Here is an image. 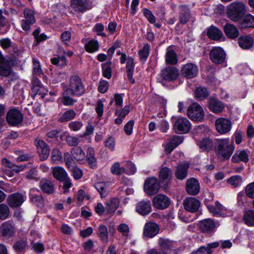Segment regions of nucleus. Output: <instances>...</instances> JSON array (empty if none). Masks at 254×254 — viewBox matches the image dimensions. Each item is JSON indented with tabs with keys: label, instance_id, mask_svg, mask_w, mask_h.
<instances>
[{
	"label": "nucleus",
	"instance_id": "42",
	"mask_svg": "<svg viewBox=\"0 0 254 254\" xmlns=\"http://www.w3.org/2000/svg\"><path fill=\"white\" fill-rule=\"evenodd\" d=\"M76 113L74 110H69L61 115L59 121L61 123L66 122L74 119Z\"/></svg>",
	"mask_w": 254,
	"mask_h": 254
},
{
	"label": "nucleus",
	"instance_id": "41",
	"mask_svg": "<svg viewBox=\"0 0 254 254\" xmlns=\"http://www.w3.org/2000/svg\"><path fill=\"white\" fill-rule=\"evenodd\" d=\"M159 177L161 181L170 180L172 177V170L167 167H162L159 171Z\"/></svg>",
	"mask_w": 254,
	"mask_h": 254
},
{
	"label": "nucleus",
	"instance_id": "53",
	"mask_svg": "<svg viewBox=\"0 0 254 254\" xmlns=\"http://www.w3.org/2000/svg\"><path fill=\"white\" fill-rule=\"evenodd\" d=\"M9 214V209L7 205L3 203L0 204V219H6Z\"/></svg>",
	"mask_w": 254,
	"mask_h": 254
},
{
	"label": "nucleus",
	"instance_id": "21",
	"mask_svg": "<svg viewBox=\"0 0 254 254\" xmlns=\"http://www.w3.org/2000/svg\"><path fill=\"white\" fill-rule=\"evenodd\" d=\"M24 201L23 195L19 193L11 194L7 198V202L11 207H17L20 206Z\"/></svg>",
	"mask_w": 254,
	"mask_h": 254
},
{
	"label": "nucleus",
	"instance_id": "25",
	"mask_svg": "<svg viewBox=\"0 0 254 254\" xmlns=\"http://www.w3.org/2000/svg\"><path fill=\"white\" fill-rule=\"evenodd\" d=\"M136 211L142 215H146L151 211V206L150 201L143 200L139 202L136 205Z\"/></svg>",
	"mask_w": 254,
	"mask_h": 254
},
{
	"label": "nucleus",
	"instance_id": "10",
	"mask_svg": "<svg viewBox=\"0 0 254 254\" xmlns=\"http://www.w3.org/2000/svg\"><path fill=\"white\" fill-rule=\"evenodd\" d=\"M6 121L10 126H16L22 122V114L18 110L12 109L7 113Z\"/></svg>",
	"mask_w": 254,
	"mask_h": 254
},
{
	"label": "nucleus",
	"instance_id": "22",
	"mask_svg": "<svg viewBox=\"0 0 254 254\" xmlns=\"http://www.w3.org/2000/svg\"><path fill=\"white\" fill-rule=\"evenodd\" d=\"M182 136H174L165 145V151L168 153H170L177 146L183 141Z\"/></svg>",
	"mask_w": 254,
	"mask_h": 254
},
{
	"label": "nucleus",
	"instance_id": "6",
	"mask_svg": "<svg viewBox=\"0 0 254 254\" xmlns=\"http://www.w3.org/2000/svg\"><path fill=\"white\" fill-rule=\"evenodd\" d=\"M188 116L194 121H201L204 117V113L202 108L196 103L190 106L187 111Z\"/></svg>",
	"mask_w": 254,
	"mask_h": 254
},
{
	"label": "nucleus",
	"instance_id": "60",
	"mask_svg": "<svg viewBox=\"0 0 254 254\" xmlns=\"http://www.w3.org/2000/svg\"><path fill=\"white\" fill-rule=\"evenodd\" d=\"M95 187L100 192L102 197H104L106 195L107 188L105 184L103 183H98L95 184Z\"/></svg>",
	"mask_w": 254,
	"mask_h": 254
},
{
	"label": "nucleus",
	"instance_id": "29",
	"mask_svg": "<svg viewBox=\"0 0 254 254\" xmlns=\"http://www.w3.org/2000/svg\"><path fill=\"white\" fill-rule=\"evenodd\" d=\"M239 45L243 49H250L254 44L253 39L249 35H243L238 39Z\"/></svg>",
	"mask_w": 254,
	"mask_h": 254
},
{
	"label": "nucleus",
	"instance_id": "11",
	"mask_svg": "<svg viewBox=\"0 0 254 254\" xmlns=\"http://www.w3.org/2000/svg\"><path fill=\"white\" fill-rule=\"evenodd\" d=\"M183 206L187 211L191 213L196 212L200 206V201L193 197H188L183 201Z\"/></svg>",
	"mask_w": 254,
	"mask_h": 254
},
{
	"label": "nucleus",
	"instance_id": "55",
	"mask_svg": "<svg viewBox=\"0 0 254 254\" xmlns=\"http://www.w3.org/2000/svg\"><path fill=\"white\" fill-rule=\"evenodd\" d=\"M111 171L113 174L120 175L126 172V169L124 168L120 167L119 163H116L113 164L111 168Z\"/></svg>",
	"mask_w": 254,
	"mask_h": 254
},
{
	"label": "nucleus",
	"instance_id": "3",
	"mask_svg": "<svg viewBox=\"0 0 254 254\" xmlns=\"http://www.w3.org/2000/svg\"><path fill=\"white\" fill-rule=\"evenodd\" d=\"M244 4L241 2L235 1L230 4L227 8L228 17L234 22L239 21L246 13Z\"/></svg>",
	"mask_w": 254,
	"mask_h": 254
},
{
	"label": "nucleus",
	"instance_id": "46",
	"mask_svg": "<svg viewBox=\"0 0 254 254\" xmlns=\"http://www.w3.org/2000/svg\"><path fill=\"white\" fill-rule=\"evenodd\" d=\"M209 95V92L207 89L203 87H197L195 91V97L199 100H202L208 97Z\"/></svg>",
	"mask_w": 254,
	"mask_h": 254
},
{
	"label": "nucleus",
	"instance_id": "18",
	"mask_svg": "<svg viewBox=\"0 0 254 254\" xmlns=\"http://www.w3.org/2000/svg\"><path fill=\"white\" fill-rule=\"evenodd\" d=\"M15 228L14 225L9 221L3 223L0 227V233L3 237L9 238L15 233Z\"/></svg>",
	"mask_w": 254,
	"mask_h": 254
},
{
	"label": "nucleus",
	"instance_id": "33",
	"mask_svg": "<svg viewBox=\"0 0 254 254\" xmlns=\"http://www.w3.org/2000/svg\"><path fill=\"white\" fill-rule=\"evenodd\" d=\"M165 62L167 64L175 65L178 62L177 56L171 47H168L165 55Z\"/></svg>",
	"mask_w": 254,
	"mask_h": 254
},
{
	"label": "nucleus",
	"instance_id": "59",
	"mask_svg": "<svg viewBox=\"0 0 254 254\" xmlns=\"http://www.w3.org/2000/svg\"><path fill=\"white\" fill-rule=\"evenodd\" d=\"M83 126V124L80 121H72L68 124V127L74 131H78Z\"/></svg>",
	"mask_w": 254,
	"mask_h": 254
},
{
	"label": "nucleus",
	"instance_id": "56",
	"mask_svg": "<svg viewBox=\"0 0 254 254\" xmlns=\"http://www.w3.org/2000/svg\"><path fill=\"white\" fill-rule=\"evenodd\" d=\"M51 62L53 64L59 66H63L66 64V58L65 56L54 58L51 59Z\"/></svg>",
	"mask_w": 254,
	"mask_h": 254
},
{
	"label": "nucleus",
	"instance_id": "39",
	"mask_svg": "<svg viewBox=\"0 0 254 254\" xmlns=\"http://www.w3.org/2000/svg\"><path fill=\"white\" fill-rule=\"evenodd\" d=\"M199 148L203 151L210 150L213 146L212 140L209 138H204L197 143Z\"/></svg>",
	"mask_w": 254,
	"mask_h": 254
},
{
	"label": "nucleus",
	"instance_id": "61",
	"mask_svg": "<svg viewBox=\"0 0 254 254\" xmlns=\"http://www.w3.org/2000/svg\"><path fill=\"white\" fill-rule=\"evenodd\" d=\"M109 88L108 82L105 80H101L99 82L98 90L101 93H105Z\"/></svg>",
	"mask_w": 254,
	"mask_h": 254
},
{
	"label": "nucleus",
	"instance_id": "64",
	"mask_svg": "<svg viewBox=\"0 0 254 254\" xmlns=\"http://www.w3.org/2000/svg\"><path fill=\"white\" fill-rule=\"evenodd\" d=\"M246 195L250 198H254V182L249 184L245 189Z\"/></svg>",
	"mask_w": 254,
	"mask_h": 254
},
{
	"label": "nucleus",
	"instance_id": "36",
	"mask_svg": "<svg viewBox=\"0 0 254 254\" xmlns=\"http://www.w3.org/2000/svg\"><path fill=\"white\" fill-rule=\"evenodd\" d=\"M120 201L119 199L114 197L106 202V210L108 213H114L119 205Z\"/></svg>",
	"mask_w": 254,
	"mask_h": 254
},
{
	"label": "nucleus",
	"instance_id": "15",
	"mask_svg": "<svg viewBox=\"0 0 254 254\" xmlns=\"http://www.w3.org/2000/svg\"><path fill=\"white\" fill-rule=\"evenodd\" d=\"M159 227L154 222L146 223L143 228V235L148 238H152L159 232Z\"/></svg>",
	"mask_w": 254,
	"mask_h": 254
},
{
	"label": "nucleus",
	"instance_id": "28",
	"mask_svg": "<svg viewBox=\"0 0 254 254\" xmlns=\"http://www.w3.org/2000/svg\"><path fill=\"white\" fill-rule=\"evenodd\" d=\"M215 227V222L210 219H204L199 223V228L203 232L210 233L214 230Z\"/></svg>",
	"mask_w": 254,
	"mask_h": 254
},
{
	"label": "nucleus",
	"instance_id": "51",
	"mask_svg": "<svg viewBox=\"0 0 254 254\" xmlns=\"http://www.w3.org/2000/svg\"><path fill=\"white\" fill-rule=\"evenodd\" d=\"M242 178L239 175L233 176L227 180V182L234 188L240 186L242 184Z\"/></svg>",
	"mask_w": 254,
	"mask_h": 254
},
{
	"label": "nucleus",
	"instance_id": "7",
	"mask_svg": "<svg viewBox=\"0 0 254 254\" xmlns=\"http://www.w3.org/2000/svg\"><path fill=\"white\" fill-rule=\"evenodd\" d=\"M190 123L184 117H178L175 119L173 123L175 131L178 133H186L190 129Z\"/></svg>",
	"mask_w": 254,
	"mask_h": 254
},
{
	"label": "nucleus",
	"instance_id": "63",
	"mask_svg": "<svg viewBox=\"0 0 254 254\" xmlns=\"http://www.w3.org/2000/svg\"><path fill=\"white\" fill-rule=\"evenodd\" d=\"M134 122L133 120H130L125 126L124 130L127 135H130L132 132Z\"/></svg>",
	"mask_w": 254,
	"mask_h": 254
},
{
	"label": "nucleus",
	"instance_id": "54",
	"mask_svg": "<svg viewBox=\"0 0 254 254\" xmlns=\"http://www.w3.org/2000/svg\"><path fill=\"white\" fill-rule=\"evenodd\" d=\"M34 15V12L32 10L26 8L24 11V20L29 21V23H34L36 20Z\"/></svg>",
	"mask_w": 254,
	"mask_h": 254
},
{
	"label": "nucleus",
	"instance_id": "52",
	"mask_svg": "<svg viewBox=\"0 0 254 254\" xmlns=\"http://www.w3.org/2000/svg\"><path fill=\"white\" fill-rule=\"evenodd\" d=\"M27 243L26 240L21 239L16 241L13 245V248L16 252H22L26 248Z\"/></svg>",
	"mask_w": 254,
	"mask_h": 254
},
{
	"label": "nucleus",
	"instance_id": "58",
	"mask_svg": "<svg viewBox=\"0 0 254 254\" xmlns=\"http://www.w3.org/2000/svg\"><path fill=\"white\" fill-rule=\"evenodd\" d=\"M51 159L52 161L57 162L62 159V154L58 148H54L52 152Z\"/></svg>",
	"mask_w": 254,
	"mask_h": 254
},
{
	"label": "nucleus",
	"instance_id": "12",
	"mask_svg": "<svg viewBox=\"0 0 254 254\" xmlns=\"http://www.w3.org/2000/svg\"><path fill=\"white\" fill-rule=\"evenodd\" d=\"M35 145L37 147V152L41 160H46L50 153V148L48 145L43 140L36 139Z\"/></svg>",
	"mask_w": 254,
	"mask_h": 254
},
{
	"label": "nucleus",
	"instance_id": "30",
	"mask_svg": "<svg viewBox=\"0 0 254 254\" xmlns=\"http://www.w3.org/2000/svg\"><path fill=\"white\" fill-rule=\"evenodd\" d=\"M179 8L180 9L179 17L180 23L185 24L188 22L190 17V10L186 5H181Z\"/></svg>",
	"mask_w": 254,
	"mask_h": 254
},
{
	"label": "nucleus",
	"instance_id": "5",
	"mask_svg": "<svg viewBox=\"0 0 254 254\" xmlns=\"http://www.w3.org/2000/svg\"><path fill=\"white\" fill-rule=\"evenodd\" d=\"M160 189V182L158 179L155 177L147 178L144 184V190L148 195H153L156 194Z\"/></svg>",
	"mask_w": 254,
	"mask_h": 254
},
{
	"label": "nucleus",
	"instance_id": "35",
	"mask_svg": "<svg viewBox=\"0 0 254 254\" xmlns=\"http://www.w3.org/2000/svg\"><path fill=\"white\" fill-rule=\"evenodd\" d=\"M41 189L45 193L50 194L54 191V186L52 182L46 179H43L40 182Z\"/></svg>",
	"mask_w": 254,
	"mask_h": 254
},
{
	"label": "nucleus",
	"instance_id": "9",
	"mask_svg": "<svg viewBox=\"0 0 254 254\" xmlns=\"http://www.w3.org/2000/svg\"><path fill=\"white\" fill-rule=\"evenodd\" d=\"M210 59L215 64H221L226 59V53L223 49L219 47L212 48L209 54Z\"/></svg>",
	"mask_w": 254,
	"mask_h": 254
},
{
	"label": "nucleus",
	"instance_id": "49",
	"mask_svg": "<svg viewBox=\"0 0 254 254\" xmlns=\"http://www.w3.org/2000/svg\"><path fill=\"white\" fill-rule=\"evenodd\" d=\"M150 52V46L148 44L144 45L143 48L138 51V55L141 61H145L148 58Z\"/></svg>",
	"mask_w": 254,
	"mask_h": 254
},
{
	"label": "nucleus",
	"instance_id": "47",
	"mask_svg": "<svg viewBox=\"0 0 254 254\" xmlns=\"http://www.w3.org/2000/svg\"><path fill=\"white\" fill-rule=\"evenodd\" d=\"M111 64L110 61L104 63L102 64L103 76L107 79H110L112 76Z\"/></svg>",
	"mask_w": 254,
	"mask_h": 254
},
{
	"label": "nucleus",
	"instance_id": "31",
	"mask_svg": "<svg viewBox=\"0 0 254 254\" xmlns=\"http://www.w3.org/2000/svg\"><path fill=\"white\" fill-rule=\"evenodd\" d=\"M134 69V60L131 57H128L126 64L127 75L128 79L132 84L134 83L135 82L134 79L132 77Z\"/></svg>",
	"mask_w": 254,
	"mask_h": 254
},
{
	"label": "nucleus",
	"instance_id": "1",
	"mask_svg": "<svg viewBox=\"0 0 254 254\" xmlns=\"http://www.w3.org/2000/svg\"><path fill=\"white\" fill-rule=\"evenodd\" d=\"M234 143L229 138H216L214 150L217 157L222 161L229 160L235 150Z\"/></svg>",
	"mask_w": 254,
	"mask_h": 254
},
{
	"label": "nucleus",
	"instance_id": "44",
	"mask_svg": "<svg viewBox=\"0 0 254 254\" xmlns=\"http://www.w3.org/2000/svg\"><path fill=\"white\" fill-rule=\"evenodd\" d=\"M243 220L249 226H254V210H248L245 212Z\"/></svg>",
	"mask_w": 254,
	"mask_h": 254
},
{
	"label": "nucleus",
	"instance_id": "8",
	"mask_svg": "<svg viewBox=\"0 0 254 254\" xmlns=\"http://www.w3.org/2000/svg\"><path fill=\"white\" fill-rule=\"evenodd\" d=\"M232 126L231 121L225 118H219L215 122L216 130L221 134L229 132L231 129Z\"/></svg>",
	"mask_w": 254,
	"mask_h": 254
},
{
	"label": "nucleus",
	"instance_id": "37",
	"mask_svg": "<svg viewBox=\"0 0 254 254\" xmlns=\"http://www.w3.org/2000/svg\"><path fill=\"white\" fill-rule=\"evenodd\" d=\"M207 35L212 40H219L223 36V33L218 28L215 26H211L207 31Z\"/></svg>",
	"mask_w": 254,
	"mask_h": 254
},
{
	"label": "nucleus",
	"instance_id": "17",
	"mask_svg": "<svg viewBox=\"0 0 254 254\" xmlns=\"http://www.w3.org/2000/svg\"><path fill=\"white\" fill-rule=\"evenodd\" d=\"M190 165L188 162H183L177 165L175 172V175L177 179L183 180L188 176V169Z\"/></svg>",
	"mask_w": 254,
	"mask_h": 254
},
{
	"label": "nucleus",
	"instance_id": "23",
	"mask_svg": "<svg viewBox=\"0 0 254 254\" xmlns=\"http://www.w3.org/2000/svg\"><path fill=\"white\" fill-rule=\"evenodd\" d=\"M223 31L226 36L231 39H235L239 35V31L237 27L231 23H226L223 26Z\"/></svg>",
	"mask_w": 254,
	"mask_h": 254
},
{
	"label": "nucleus",
	"instance_id": "40",
	"mask_svg": "<svg viewBox=\"0 0 254 254\" xmlns=\"http://www.w3.org/2000/svg\"><path fill=\"white\" fill-rule=\"evenodd\" d=\"M70 152L72 157L77 161H82L85 159V153L80 147H74L72 148Z\"/></svg>",
	"mask_w": 254,
	"mask_h": 254
},
{
	"label": "nucleus",
	"instance_id": "34",
	"mask_svg": "<svg viewBox=\"0 0 254 254\" xmlns=\"http://www.w3.org/2000/svg\"><path fill=\"white\" fill-rule=\"evenodd\" d=\"M52 174L54 177L59 181H62L68 176L66 171L63 167L61 166H56L52 168Z\"/></svg>",
	"mask_w": 254,
	"mask_h": 254
},
{
	"label": "nucleus",
	"instance_id": "27",
	"mask_svg": "<svg viewBox=\"0 0 254 254\" xmlns=\"http://www.w3.org/2000/svg\"><path fill=\"white\" fill-rule=\"evenodd\" d=\"M249 160V154L245 150L236 151L232 157V162L235 163L243 162H248Z\"/></svg>",
	"mask_w": 254,
	"mask_h": 254
},
{
	"label": "nucleus",
	"instance_id": "48",
	"mask_svg": "<svg viewBox=\"0 0 254 254\" xmlns=\"http://www.w3.org/2000/svg\"><path fill=\"white\" fill-rule=\"evenodd\" d=\"M85 48L87 52L94 53L99 49L98 42L95 40H90L85 45Z\"/></svg>",
	"mask_w": 254,
	"mask_h": 254
},
{
	"label": "nucleus",
	"instance_id": "57",
	"mask_svg": "<svg viewBox=\"0 0 254 254\" xmlns=\"http://www.w3.org/2000/svg\"><path fill=\"white\" fill-rule=\"evenodd\" d=\"M69 93H66V90L64 91L63 96V103L65 106H71L75 102L72 98L69 96Z\"/></svg>",
	"mask_w": 254,
	"mask_h": 254
},
{
	"label": "nucleus",
	"instance_id": "13",
	"mask_svg": "<svg viewBox=\"0 0 254 254\" xmlns=\"http://www.w3.org/2000/svg\"><path fill=\"white\" fill-rule=\"evenodd\" d=\"M170 200L165 195L159 194L156 195L153 200V204L158 209H164L170 205Z\"/></svg>",
	"mask_w": 254,
	"mask_h": 254
},
{
	"label": "nucleus",
	"instance_id": "24",
	"mask_svg": "<svg viewBox=\"0 0 254 254\" xmlns=\"http://www.w3.org/2000/svg\"><path fill=\"white\" fill-rule=\"evenodd\" d=\"M209 211L216 217H225L226 208L218 201H216L215 205L207 206Z\"/></svg>",
	"mask_w": 254,
	"mask_h": 254
},
{
	"label": "nucleus",
	"instance_id": "32",
	"mask_svg": "<svg viewBox=\"0 0 254 254\" xmlns=\"http://www.w3.org/2000/svg\"><path fill=\"white\" fill-rule=\"evenodd\" d=\"M86 161L88 164L92 168H95L97 167V159L95 156V151L93 148L89 147L86 152Z\"/></svg>",
	"mask_w": 254,
	"mask_h": 254
},
{
	"label": "nucleus",
	"instance_id": "62",
	"mask_svg": "<svg viewBox=\"0 0 254 254\" xmlns=\"http://www.w3.org/2000/svg\"><path fill=\"white\" fill-rule=\"evenodd\" d=\"M71 170L73 177L75 180H78L82 176V171L79 168L73 166L69 169Z\"/></svg>",
	"mask_w": 254,
	"mask_h": 254
},
{
	"label": "nucleus",
	"instance_id": "50",
	"mask_svg": "<svg viewBox=\"0 0 254 254\" xmlns=\"http://www.w3.org/2000/svg\"><path fill=\"white\" fill-rule=\"evenodd\" d=\"M33 63V75H43V77H46V76L43 74V71L42 70L41 65L38 60L35 58L32 59Z\"/></svg>",
	"mask_w": 254,
	"mask_h": 254
},
{
	"label": "nucleus",
	"instance_id": "2",
	"mask_svg": "<svg viewBox=\"0 0 254 254\" xmlns=\"http://www.w3.org/2000/svg\"><path fill=\"white\" fill-rule=\"evenodd\" d=\"M66 93L71 96H80L85 91V88L81 78L77 75L71 76L68 82V86L65 89Z\"/></svg>",
	"mask_w": 254,
	"mask_h": 254
},
{
	"label": "nucleus",
	"instance_id": "45",
	"mask_svg": "<svg viewBox=\"0 0 254 254\" xmlns=\"http://www.w3.org/2000/svg\"><path fill=\"white\" fill-rule=\"evenodd\" d=\"M98 236L101 240L105 243H107L108 241V232L106 226L101 225L98 228Z\"/></svg>",
	"mask_w": 254,
	"mask_h": 254
},
{
	"label": "nucleus",
	"instance_id": "43",
	"mask_svg": "<svg viewBox=\"0 0 254 254\" xmlns=\"http://www.w3.org/2000/svg\"><path fill=\"white\" fill-rule=\"evenodd\" d=\"M158 245L161 249V251L166 252V251L170 250L173 247V244L168 239L160 238L158 239Z\"/></svg>",
	"mask_w": 254,
	"mask_h": 254
},
{
	"label": "nucleus",
	"instance_id": "16",
	"mask_svg": "<svg viewBox=\"0 0 254 254\" xmlns=\"http://www.w3.org/2000/svg\"><path fill=\"white\" fill-rule=\"evenodd\" d=\"M225 107V104L218 99L212 97L209 99L208 108L213 113H221L224 111Z\"/></svg>",
	"mask_w": 254,
	"mask_h": 254
},
{
	"label": "nucleus",
	"instance_id": "14",
	"mask_svg": "<svg viewBox=\"0 0 254 254\" xmlns=\"http://www.w3.org/2000/svg\"><path fill=\"white\" fill-rule=\"evenodd\" d=\"M186 190L190 195H195L197 194L200 190L198 181L193 178L188 179L186 182Z\"/></svg>",
	"mask_w": 254,
	"mask_h": 254
},
{
	"label": "nucleus",
	"instance_id": "26",
	"mask_svg": "<svg viewBox=\"0 0 254 254\" xmlns=\"http://www.w3.org/2000/svg\"><path fill=\"white\" fill-rule=\"evenodd\" d=\"M71 6L76 11L83 13L87 9V0H71Z\"/></svg>",
	"mask_w": 254,
	"mask_h": 254
},
{
	"label": "nucleus",
	"instance_id": "4",
	"mask_svg": "<svg viewBox=\"0 0 254 254\" xmlns=\"http://www.w3.org/2000/svg\"><path fill=\"white\" fill-rule=\"evenodd\" d=\"M179 75V70L174 66H168L162 69L158 74V79L168 82L173 81L177 79Z\"/></svg>",
	"mask_w": 254,
	"mask_h": 254
},
{
	"label": "nucleus",
	"instance_id": "38",
	"mask_svg": "<svg viewBox=\"0 0 254 254\" xmlns=\"http://www.w3.org/2000/svg\"><path fill=\"white\" fill-rule=\"evenodd\" d=\"M241 28H254V16L251 14L246 15L240 23Z\"/></svg>",
	"mask_w": 254,
	"mask_h": 254
},
{
	"label": "nucleus",
	"instance_id": "19",
	"mask_svg": "<svg viewBox=\"0 0 254 254\" xmlns=\"http://www.w3.org/2000/svg\"><path fill=\"white\" fill-rule=\"evenodd\" d=\"M0 75L10 76L12 80L17 78L16 74L13 72L9 63L7 62H0Z\"/></svg>",
	"mask_w": 254,
	"mask_h": 254
},
{
	"label": "nucleus",
	"instance_id": "20",
	"mask_svg": "<svg viewBox=\"0 0 254 254\" xmlns=\"http://www.w3.org/2000/svg\"><path fill=\"white\" fill-rule=\"evenodd\" d=\"M198 72L196 65L191 63H188L184 65L182 69V74L188 78L195 77Z\"/></svg>",
	"mask_w": 254,
	"mask_h": 254
}]
</instances>
